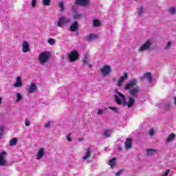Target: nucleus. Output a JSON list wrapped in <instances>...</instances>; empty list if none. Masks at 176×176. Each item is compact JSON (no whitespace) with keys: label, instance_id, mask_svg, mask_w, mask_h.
Returning a JSON list of instances; mask_svg holds the SVG:
<instances>
[{"label":"nucleus","instance_id":"obj_1","mask_svg":"<svg viewBox=\"0 0 176 176\" xmlns=\"http://www.w3.org/2000/svg\"><path fill=\"white\" fill-rule=\"evenodd\" d=\"M79 57H80V56L76 50H73L68 54V58L70 63L78 61V60H79Z\"/></svg>","mask_w":176,"mask_h":176},{"label":"nucleus","instance_id":"obj_2","mask_svg":"<svg viewBox=\"0 0 176 176\" xmlns=\"http://www.w3.org/2000/svg\"><path fill=\"white\" fill-rule=\"evenodd\" d=\"M49 58H50V52H42L38 57L39 61L41 64H45V63H47L49 61Z\"/></svg>","mask_w":176,"mask_h":176},{"label":"nucleus","instance_id":"obj_3","mask_svg":"<svg viewBox=\"0 0 176 176\" xmlns=\"http://www.w3.org/2000/svg\"><path fill=\"white\" fill-rule=\"evenodd\" d=\"M8 155V153L6 151H2L0 153V166H8V161L5 159Z\"/></svg>","mask_w":176,"mask_h":176},{"label":"nucleus","instance_id":"obj_4","mask_svg":"<svg viewBox=\"0 0 176 176\" xmlns=\"http://www.w3.org/2000/svg\"><path fill=\"white\" fill-rule=\"evenodd\" d=\"M137 82H138V80L137 78L131 80L129 82L126 84L124 87V90H130V89H133V87H134L135 86L137 87Z\"/></svg>","mask_w":176,"mask_h":176},{"label":"nucleus","instance_id":"obj_5","mask_svg":"<svg viewBox=\"0 0 176 176\" xmlns=\"http://www.w3.org/2000/svg\"><path fill=\"white\" fill-rule=\"evenodd\" d=\"M100 72L102 76H108V75H109V74H111V66L109 65L103 66L100 69Z\"/></svg>","mask_w":176,"mask_h":176},{"label":"nucleus","instance_id":"obj_6","mask_svg":"<svg viewBox=\"0 0 176 176\" xmlns=\"http://www.w3.org/2000/svg\"><path fill=\"white\" fill-rule=\"evenodd\" d=\"M152 46L151 40H147L139 49V52H144V50H149Z\"/></svg>","mask_w":176,"mask_h":176},{"label":"nucleus","instance_id":"obj_7","mask_svg":"<svg viewBox=\"0 0 176 176\" xmlns=\"http://www.w3.org/2000/svg\"><path fill=\"white\" fill-rule=\"evenodd\" d=\"M140 91H141V88L138 86H136L135 88L129 90V94L135 98H137V94H138Z\"/></svg>","mask_w":176,"mask_h":176},{"label":"nucleus","instance_id":"obj_8","mask_svg":"<svg viewBox=\"0 0 176 176\" xmlns=\"http://www.w3.org/2000/svg\"><path fill=\"white\" fill-rule=\"evenodd\" d=\"M76 5H80V6H90V0H75Z\"/></svg>","mask_w":176,"mask_h":176},{"label":"nucleus","instance_id":"obj_9","mask_svg":"<svg viewBox=\"0 0 176 176\" xmlns=\"http://www.w3.org/2000/svg\"><path fill=\"white\" fill-rule=\"evenodd\" d=\"M71 32H76V31H79V23L78 21H75L72 23L70 28Z\"/></svg>","mask_w":176,"mask_h":176},{"label":"nucleus","instance_id":"obj_10","mask_svg":"<svg viewBox=\"0 0 176 176\" xmlns=\"http://www.w3.org/2000/svg\"><path fill=\"white\" fill-rule=\"evenodd\" d=\"M125 149L129 151V149H131L133 148V139L127 138L124 142Z\"/></svg>","mask_w":176,"mask_h":176},{"label":"nucleus","instance_id":"obj_11","mask_svg":"<svg viewBox=\"0 0 176 176\" xmlns=\"http://www.w3.org/2000/svg\"><path fill=\"white\" fill-rule=\"evenodd\" d=\"M22 52L23 53H28L30 52V44L28 41H23L22 43Z\"/></svg>","mask_w":176,"mask_h":176},{"label":"nucleus","instance_id":"obj_12","mask_svg":"<svg viewBox=\"0 0 176 176\" xmlns=\"http://www.w3.org/2000/svg\"><path fill=\"white\" fill-rule=\"evenodd\" d=\"M124 79H129V74H127V72L124 73V75L119 78L118 81V87H121L122 82L124 80Z\"/></svg>","mask_w":176,"mask_h":176},{"label":"nucleus","instance_id":"obj_13","mask_svg":"<svg viewBox=\"0 0 176 176\" xmlns=\"http://www.w3.org/2000/svg\"><path fill=\"white\" fill-rule=\"evenodd\" d=\"M129 102H127L128 108H133L134 107V104H135V100L134 98L128 96Z\"/></svg>","mask_w":176,"mask_h":176},{"label":"nucleus","instance_id":"obj_14","mask_svg":"<svg viewBox=\"0 0 176 176\" xmlns=\"http://www.w3.org/2000/svg\"><path fill=\"white\" fill-rule=\"evenodd\" d=\"M67 23V17L65 16H61L58 21V27H63V25Z\"/></svg>","mask_w":176,"mask_h":176},{"label":"nucleus","instance_id":"obj_15","mask_svg":"<svg viewBox=\"0 0 176 176\" xmlns=\"http://www.w3.org/2000/svg\"><path fill=\"white\" fill-rule=\"evenodd\" d=\"M85 155L83 157V160H87V159H89V157H90V156H91V149L90 147L85 148Z\"/></svg>","mask_w":176,"mask_h":176},{"label":"nucleus","instance_id":"obj_16","mask_svg":"<svg viewBox=\"0 0 176 176\" xmlns=\"http://www.w3.org/2000/svg\"><path fill=\"white\" fill-rule=\"evenodd\" d=\"M117 94H118L119 97H121L123 107H127V102H126V96L122 94V92H117Z\"/></svg>","mask_w":176,"mask_h":176},{"label":"nucleus","instance_id":"obj_17","mask_svg":"<svg viewBox=\"0 0 176 176\" xmlns=\"http://www.w3.org/2000/svg\"><path fill=\"white\" fill-rule=\"evenodd\" d=\"M157 153V150L150 148L146 150V155L147 156H152L153 155H156Z\"/></svg>","mask_w":176,"mask_h":176},{"label":"nucleus","instance_id":"obj_18","mask_svg":"<svg viewBox=\"0 0 176 176\" xmlns=\"http://www.w3.org/2000/svg\"><path fill=\"white\" fill-rule=\"evenodd\" d=\"M45 156V148H41L37 154V159H42Z\"/></svg>","mask_w":176,"mask_h":176},{"label":"nucleus","instance_id":"obj_19","mask_svg":"<svg viewBox=\"0 0 176 176\" xmlns=\"http://www.w3.org/2000/svg\"><path fill=\"white\" fill-rule=\"evenodd\" d=\"M14 87H21L23 86V82H21V78L18 76L16 78V82L14 85Z\"/></svg>","mask_w":176,"mask_h":176},{"label":"nucleus","instance_id":"obj_20","mask_svg":"<svg viewBox=\"0 0 176 176\" xmlns=\"http://www.w3.org/2000/svg\"><path fill=\"white\" fill-rule=\"evenodd\" d=\"M35 90H36V85H35L34 83H32L28 89L30 94H32V93H34Z\"/></svg>","mask_w":176,"mask_h":176},{"label":"nucleus","instance_id":"obj_21","mask_svg":"<svg viewBox=\"0 0 176 176\" xmlns=\"http://www.w3.org/2000/svg\"><path fill=\"white\" fill-rule=\"evenodd\" d=\"M109 166H110V167L111 168H115V166H116V158H112L111 160H109Z\"/></svg>","mask_w":176,"mask_h":176},{"label":"nucleus","instance_id":"obj_22","mask_svg":"<svg viewBox=\"0 0 176 176\" xmlns=\"http://www.w3.org/2000/svg\"><path fill=\"white\" fill-rule=\"evenodd\" d=\"M98 36L96 34H89L88 37V42H93V41H96Z\"/></svg>","mask_w":176,"mask_h":176},{"label":"nucleus","instance_id":"obj_23","mask_svg":"<svg viewBox=\"0 0 176 176\" xmlns=\"http://www.w3.org/2000/svg\"><path fill=\"white\" fill-rule=\"evenodd\" d=\"M143 76L144 78H146V79L148 80V82H152V74L151 72L145 73Z\"/></svg>","mask_w":176,"mask_h":176},{"label":"nucleus","instance_id":"obj_24","mask_svg":"<svg viewBox=\"0 0 176 176\" xmlns=\"http://www.w3.org/2000/svg\"><path fill=\"white\" fill-rule=\"evenodd\" d=\"M18 141L19 140H17V138H12V140H10L9 142L10 146H13L16 145L17 144Z\"/></svg>","mask_w":176,"mask_h":176},{"label":"nucleus","instance_id":"obj_25","mask_svg":"<svg viewBox=\"0 0 176 176\" xmlns=\"http://www.w3.org/2000/svg\"><path fill=\"white\" fill-rule=\"evenodd\" d=\"M111 131H113V130L107 129V130L104 131V135L105 136L106 138H109V137H111Z\"/></svg>","mask_w":176,"mask_h":176},{"label":"nucleus","instance_id":"obj_26","mask_svg":"<svg viewBox=\"0 0 176 176\" xmlns=\"http://www.w3.org/2000/svg\"><path fill=\"white\" fill-rule=\"evenodd\" d=\"M175 138V135L174 133H171L168 136L167 142H171Z\"/></svg>","mask_w":176,"mask_h":176},{"label":"nucleus","instance_id":"obj_27","mask_svg":"<svg viewBox=\"0 0 176 176\" xmlns=\"http://www.w3.org/2000/svg\"><path fill=\"white\" fill-rule=\"evenodd\" d=\"M114 98H115L116 102L118 105H122V100H120V98H119V96H118V95H114Z\"/></svg>","mask_w":176,"mask_h":176},{"label":"nucleus","instance_id":"obj_28","mask_svg":"<svg viewBox=\"0 0 176 176\" xmlns=\"http://www.w3.org/2000/svg\"><path fill=\"white\" fill-rule=\"evenodd\" d=\"M101 25V22L98 19L94 20V27H100Z\"/></svg>","mask_w":176,"mask_h":176},{"label":"nucleus","instance_id":"obj_29","mask_svg":"<svg viewBox=\"0 0 176 176\" xmlns=\"http://www.w3.org/2000/svg\"><path fill=\"white\" fill-rule=\"evenodd\" d=\"M52 5L51 0H43V6H50Z\"/></svg>","mask_w":176,"mask_h":176},{"label":"nucleus","instance_id":"obj_30","mask_svg":"<svg viewBox=\"0 0 176 176\" xmlns=\"http://www.w3.org/2000/svg\"><path fill=\"white\" fill-rule=\"evenodd\" d=\"M168 12L172 14H176V8L175 7H172L168 9Z\"/></svg>","mask_w":176,"mask_h":176},{"label":"nucleus","instance_id":"obj_31","mask_svg":"<svg viewBox=\"0 0 176 176\" xmlns=\"http://www.w3.org/2000/svg\"><path fill=\"white\" fill-rule=\"evenodd\" d=\"M47 43H49V45H51V46H53V45L56 43V41L54 40V38H50L48 39Z\"/></svg>","mask_w":176,"mask_h":176},{"label":"nucleus","instance_id":"obj_32","mask_svg":"<svg viewBox=\"0 0 176 176\" xmlns=\"http://www.w3.org/2000/svg\"><path fill=\"white\" fill-rule=\"evenodd\" d=\"M21 98H23V96H21V94L16 93V102H19V101H21Z\"/></svg>","mask_w":176,"mask_h":176},{"label":"nucleus","instance_id":"obj_33","mask_svg":"<svg viewBox=\"0 0 176 176\" xmlns=\"http://www.w3.org/2000/svg\"><path fill=\"white\" fill-rule=\"evenodd\" d=\"M59 8H60L62 12H64L65 10V6H64V2L59 3Z\"/></svg>","mask_w":176,"mask_h":176},{"label":"nucleus","instance_id":"obj_34","mask_svg":"<svg viewBox=\"0 0 176 176\" xmlns=\"http://www.w3.org/2000/svg\"><path fill=\"white\" fill-rule=\"evenodd\" d=\"M109 109H111V111H113L116 113L119 112V109H118V107H109Z\"/></svg>","mask_w":176,"mask_h":176},{"label":"nucleus","instance_id":"obj_35","mask_svg":"<svg viewBox=\"0 0 176 176\" xmlns=\"http://www.w3.org/2000/svg\"><path fill=\"white\" fill-rule=\"evenodd\" d=\"M81 17H82V14H76L74 16V20H79V19H80Z\"/></svg>","mask_w":176,"mask_h":176},{"label":"nucleus","instance_id":"obj_36","mask_svg":"<svg viewBox=\"0 0 176 176\" xmlns=\"http://www.w3.org/2000/svg\"><path fill=\"white\" fill-rule=\"evenodd\" d=\"M53 121H48L47 122V124L45 125V129H49V127H50V124H53Z\"/></svg>","mask_w":176,"mask_h":176},{"label":"nucleus","instance_id":"obj_37","mask_svg":"<svg viewBox=\"0 0 176 176\" xmlns=\"http://www.w3.org/2000/svg\"><path fill=\"white\" fill-rule=\"evenodd\" d=\"M36 3H38V0H32V8H35V6H36Z\"/></svg>","mask_w":176,"mask_h":176},{"label":"nucleus","instance_id":"obj_38","mask_svg":"<svg viewBox=\"0 0 176 176\" xmlns=\"http://www.w3.org/2000/svg\"><path fill=\"white\" fill-rule=\"evenodd\" d=\"M144 13V7H141L139 10V16H142Z\"/></svg>","mask_w":176,"mask_h":176},{"label":"nucleus","instance_id":"obj_39","mask_svg":"<svg viewBox=\"0 0 176 176\" xmlns=\"http://www.w3.org/2000/svg\"><path fill=\"white\" fill-rule=\"evenodd\" d=\"M83 64L87 65V63H89V60L87 59V56H85L82 60Z\"/></svg>","mask_w":176,"mask_h":176},{"label":"nucleus","instance_id":"obj_40","mask_svg":"<svg viewBox=\"0 0 176 176\" xmlns=\"http://www.w3.org/2000/svg\"><path fill=\"white\" fill-rule=\"evenodd\" d=\"M25 126H28L31 124V122H30V120H28V119H25Z\"/></svg>","mask_w":176,"mask_h":176},{"label":"nucleus","instance_id":"obj_41","mask_svg":"<svg viewBox=\"0 0 176 176\" xmlns=\"http://www.w3.org/2000/svg\"><path fill=\"white\" fill-rule=\"evenodd\" d=\"M155 134V131L153 130V129H151L150 131H149V135L151 136V137H153V135Z\"/></svg>","mask_w":176,"mask_h":176},{"label":"nucleus","instance_id":"obj_42","mask_svg":"<svg viewBox=\"0 0 176 176\" xmlns=\"http://www.w3.org/2000/svg\"><path fill=\"white\" fill-rule=\"evenodd\" d=\"M66 138L69 142H71V141H72V139L71 138V135H67L66 136Z\"/></svg>","mask_w":176,"mask_h":176},{"label":"nucleus","instance_id":"obj_43","mask_svg":"<svg viewBox=\"0 0 176 176\" xmlns=\"http://www.w3.org/2000/svg\"><path fill=\"white\" fill-rule=\"evenodd\" d=\"M171 170H170V169H167L166 170V173L163 175L164 176H168V174H170V172Z\"/></svg>","mask_w":176,"mask_h":176},{"label":"nucleus","instance_id":"obj_44","mask_svg":"<svg viewBox=\"0 0 176 176\" xmlns=\"http://www.w3.org/2000/svg\"><path fill=\"white\" fill-rule=\"evenodd\" d=\"M170 46H171V42H170V41H168V42L167 43L166 46L165 47V49H168V47H170Z\"/></svg>","mask_w":176,"mask_h":176},{"label":"nucleus","instance_id":"obj_45","mask_svg":"<svg viewBox=\"0 0 176 176\" xmlns=\"http://www.w3.org/2000/svg\"><path fill=\"white\" fill-rule=\"evenodd\" d=\"M103 112L104 111L102 109H99L98 111V115H102Z\"/></svg>","mask_w":176,"mask_h":176},{"label":"nucleus","instance_id":"obj_46","mask_svg":"<svg viewBox=\"0 0 176 176\" xmlns=\"http://www.w3.org/2000/svg\"><path fill=\"white\" fill-rule=\"evenodd\" d=\"M123 170H119L117 173H116V176H120V174H122V172Z\"/></svg>","mask_w":176,"mask_h":176},{"label":"nucleus","instance_id":"obj_47","mask_svg":"<svg viewBox=\"0 0 176 176\" xmlns=\"http://www.w3.org/2000/svg\"><path fill=\"white\" fill-rule=\"evenodd\" d=\"M77 141L78 142H82L83 141V138H78Z\"/></svg>","mask_w":176,"mask_h":176},{"label":"nucleus","instance_id":"obj_48","mask_svg":"<svg viewBox=\"0 0 176 176\" xmlns=\"http://www.w3.org/2000/svg\"><path fill=\"white\" fill-rule=\"evenodd\" d=\"M117 149H118V151H122V146H118V148H117Z\"/></svg>","mask_w":176,"mask_h":176},{"label":"nucleus","instance_id":"obj_49","mask_svg":"<svg viewBox=\"0 0 176 176\" xmlns=\"http://www.w3.org/2000/svg\"><path fill=\"white\" fill-rule=\"evenodd\" d=\"M3 136V131H1L0 133V138Z\"/></svg>","mask_w":176,"mask_h":176},{"label":"nucleus","instance_id":"obj_50","mask_svg":"<svg viewBox=\"0 0 176 176\" xmlns=\"http://www.w3.org/2000/svg\"><path fill=\"white\" fill-rule=\"evenodd\" d=\"M0 105H2V98L0 97Z\"/></svg>","mask_w":176,"mask_h":176},{"label":"nucleus","instance_id":"obj_51","mask_svg":"<svg viewBox=\"0 0 176 176\" xmlns=\"http://www.w3.org/2000/svg\"><path fill=\"white\" fill-rule=\"evenodd\" d=\"M0 131H3V126H0Z\"/></svg>","mask_w":176,"mask_h":176}]
</instances>
